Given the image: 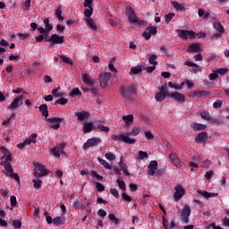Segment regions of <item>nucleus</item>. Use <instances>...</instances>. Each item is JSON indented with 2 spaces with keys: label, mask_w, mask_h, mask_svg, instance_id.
<instances>
[{
  "label": "nucleus",
  "mask_w": 229,
  "mask_h": 229,
  "mask_svg": "<svg viewBox=\"0 0 229 229\" xmlns=\"http://www.w3.org/2000/svg\"><path fill=\"white\" fill-rule=\"evenodd\" d=\"M140 133V127H133L131 132L123 133L120 135L114 134L112 136L113 140H119L120 142H124L125 144H135L137 140L130 137H137Z\"/></svg>",
  "instance_id": "1"
},
{
  "label": "nucleus",
  "mask_w": 229,
  "mask_h": 229,
  "mask_svg": "<svg viewBox=\"0 0 229 229\" xmlns=\"http://www.w3.org/2000/svg\"><path fill=\"white\" fill-rule=\"evenodd\" d=\"M120 94L123 99H131V96H135V94H137L136 84H131L129 86H120Z\"/></svg>",
  "instance_id": "2"
},
{
  "label": "nucleus",
  "mask_w": 229,
  "mask_h": 229,
  "mask_svg": "<svg viewBox=\"0 0 229 229\" xmlns=\"http://www.w3.org/2000/svg\"><path fill=\"white\" fill-rule=\"evenodd\" d=\"M126 15L131 24H133L134 26H142V24H144V21L139 20V18H137L135 10H133L131 6L126 7Z\"/></svg>",
  "instance_id": "3"
},
{
  "label": "nucleus",
  "mask_w": 229,
  "mask_h": 229,
  "mask_svg": "<svg viewBox=\"0 0 229 229\" xmlns=\"http://www.w3.org/2000/svg\"><path fill=\"white\" fill-rule=\"evenodd\" d=\"M34 167L38 169L40 173H38L37 170L34 171V176L36 178H42V176H47L50 174L51 171L47 170L46 168V165L40 164V163H34L33 164Z\"/></svg>",
  "instance_id": "4"
},
{
  "label": "nucleus",
  "mask_w": 229,
  "mask_h": 229,
  "mask_svg": "<svg viewBox=\"0 0 229 229\" xmlns=\"http://www.w3.org/2000/svg\"><path fill=\"white\" fill-rule=\"evenodd\" d=\"M178 216L182 217V221L185 224L189 223V217L191 216V206L185 205L182 210L177 212Z\"/></svg>",
  "instance_id": "5"
},
{
  "label": "nucleus",
  "mask_w": 229,
  "mask_h": 229,
  "mask_svg": "<svg viewBox=\"0 0 229 229\" xmlns=\"http://www.w3.org/2000/svg\"><path fill=\"white\" fill-rule=\"evenodd\" d=\"M111 78H112V72H106L100 73L98 76L100 87H102V89H106V87H108V81H110Z\"/></svg>",
  "instance_id": "6"
},
{
  "label": "nucleus",
  "mask_w": 229,
  "mask_h": 229,
  "mask_svg": "<svg viewBox=\"0 0 229 229\" xmlns=\"http://www.w3.org/2000/svg\"><path fill=\"white\" fill-rule=\"evenodd\" d=\"M50 47H55V46L58 44H64V42H65V38L58 34H53L50 37Z\"/></svg>",
  "instance_id": "7"
},
{
  "label": "nucleus",
  "mask_w": 229,
  "mask_h": 229,
  "mask_svg": "<svg viewBox=\"0 0 229 229\" xmlns=\"http://www.w3.org/2000/svg\"><path fill=\"white\" fill-rule=\"evenodd\" d=\"M158 33L157 27L148 26L146 30L142 33V37H144L145 40H149L151 38V35L155 37Z\"/></svg>",
  "instance_id": "8"
},
{
  "label": "nucleus",
  "mask_w": 229,
  "mask_h": 229,
  "mask_svg": "<svg viewBox=\"0 0 229 229\" xmlns=\"http://www.w3.org/2000/svg\"><path fill=\"white\" fill-rule=\"evenodd\" d=\"M98 144H101V140L99 138H90L87 140V142L84 143L83 149L84 151H87L89 148H94Z\"/></svg>",
  "instance_id": "9"
},
{
  "label": "nucleus",
  "mask_w": 229,
  "mask_h": 229,
  "mask_svg": "<svg viewBox=\"0 0 229 229\" xmlns=\"http://www.w3.org/2000/svg\"><path fill=\"white\" fill-rule=\"evenodd\" d=\"M47 123H50L52 130H59L60 128V123L62 121H64V118L60 117H53V118H47L46 119Z\"/></svg>",
  "instance_id": "10"
},
{
  "label": "nucleus",
  "mask_w": 229,
  "mask_h": 229,
  "mask_svg": "<svg viewBox=\"0 0 229 229\" xmlns=\"http://www.w3.org/2000/svg\"><path fill=\"white\" fill-rule=\"evenodd\" d=\"M199 115H200L201 119H203L204 121H208V123H210V124H216V123H217V120L212 118L210 113L205 110H199Z\"/></svg>",
  "instance_id": "11"
},
{
  "label": "nucleus",
  "mask_w": 229,
  "mask_h": 229,
  "mask_svg": "<svg viewBox=\"0 0 229 229\" xmlns=\"http://www.w3.org/2000/svg\"><path fill=\"white\" fill-rule=\"evenodd\" d=\"M177 33L180 38H184L185 40H187L189 37L190 38H196V35L192 30H177Z\"/></svg>",
  "instance_id": "12"
},
{
  "label": "nucleus",
  "mask_w": 229,
  "mask_h": 229,
  "mask_svg": "<svg viewBox=\"0 0 229 229\" xmlns=\"http://www.w3.org/2000/svg\"><path fill=\"white\" fill-rule=\"evenodd\" d=\"M22 101H24V96L21 95L18 98H15L11 105L8 106L9 110H16L19 106H22Z\"/></svg>",
  "instance_id": "13"
},
{
  "label": "nucleus",
  "mask_w": 229,
  "mask_h": 229,
  "mask_svg": "<svg viewBox=\"0 0 229 229\" xmlns=\"http://www.w3.org/2000/svg\"><path fill=\"white\" fill-rule=\"evenodd\" d=\"M157 169H158V162L156 160L150 161L147 169V174H148L149 176H154Z\"/></svg>",
  "instance_id": "14"
},
{
  "label": "nucleus",
  "mask_w": 229,
  "mask_h": 229,
  "mask_svg": "<svg viewBox=\"0 0 229 229\" xmlns=\"http://www.w3.org/2000/svg\"><path fill=\"white\" fill-rule=\"evenodd\" d=\"M174 201H180L183 196H185V189L182 185H177L174 188Z\"/></svg>",
  "instance_id": "15"
},
{
  "label": "nucleus",
  "mask_w": 229,
  "mask_h": 229,
  "mask_svg": "<svg viewBox=\"0 0 229 229\" xmlns=\"http://www.w3.org/2000/svg\"><path fill=\"white\" fill-rule=\"evenodd\" d=\"M210 96V91L207 90H194L189 95V98H208Z\"/></svg>",
  "instance_id": "16"
},
{
  "label": "nucleus",
  "mask_w": 229,
  "mask_h": 229,
  "mask_svg": "<svg viewBox=\"0 0 229 229\" xmlns=\"http://www.w3.org/2000/svg\"><path fill=\"white\" fill-rule=\"evenodd\" d=\"M169 158H170V161L172 162V164L175 167H178V169H180V167H182V161H180V158L178 157V156H176L175 153H173V152L170 153Z\"/></svg>",
  "instance_id": "17"
},
{
  "label": "nucleus",
  "mask_w": 229,
  "mask_h": 229,
  "mask_svg": "<svg viewBox=\"0 0 229 229\" xmlns=\"http://www.w3.org/2000/svg\"><path fill=\"white\" fill-rule=\"evenodd\" d=\"M188 53H201V45L199 43H192L189 46L187 49Z\"/></svg>",
  "instance_id": "18"
},
{
  "label": "nucleus",
  "mask_w": 229,
  "mask_h": 229,
  "mask_svg": "<svg viewBox=\"0 0 229 229\" xmlns=\"http://www.w3.org/2000/svg\"><path fill=\"white\" fill-rule=\"evenodd\" d=\"M197 192L198 194H200L202 198H205V199H208L209 198H217L219 196L218 193L208 192L207 191H201V190H198Z\"/></svg>",
  "instance_id": "19"
},
{
  "label": "nucleus",
  "mask_w": 229,
  "mask_h": 229,
  "mask_svg": "<svg viewBox=\"0 0 229 229\" xmlns=\"http://www.w3.org/2000/svg\"><path fill=\"white\" fill-rule=\"evenodd\" d=\"M12 160H13L12 153L7 154V156H5V160H4V169H5V171H7V173H12V171H13L12 165L10 164V162H12Z\"/></svg>",
  "instance_id": "20"
},
{
  "label": "nucleus",
  "mask_w": 229,
  "mask_h": 229,
  "mask_svg": "<svg viewBox=\"0 0 229 229\" xmlns=\"http://www.w3.org/2000/svg\"><path fill=\"white\" fill-rule=\"evenodd\" d=\"M75 117H77V121H79L80 123H83V121H85V119H89V117H90V114L87 113L85 111L76 112Z\"/></svg>",
  "instance_id": "21"
},
{
  "label": "nucleus",
  "mask_w": 229,
  "mask_h": 229,
  "mask_svg": "<svg viewBox=\"0 0 229 229\" xmlns=\"http://www.w3.org/2000/svg\"><path fill=\"white\" fill-rule=\"evenodd\" d=\"M171 98L173 99L176 100L177 103H185V95L180 93V92H174L171 94Z\"/></svg>",
  "instance_id": "22"
},
{
  "label": "nucleus",
  "mask_w": 229,
  "mask_h": 229,
  "mask_svg": "<svg viewBox=\"0 0 229 229\" xmlns=\"http://www.w3.org/2000/svg\"><path fill=\"white\" fill-rule=\"evenodd\" d=\"M206 140H208V134L205 131L199 132L196 137H195V141L201 143L205 142Z\"/></svg>",
  "instance_id": "23"
},
{
  "label": "nucleus",
  "mask_w": 229,
  "mask_h": 229,
  "mask_svg": "<svg viewBox=\"0 0 229 229\" xmlns=\"http://www.w3.org/2000/svg\"><path fill=\"white\" fill-rule=\"evenodd\" d=\"M82 81L89 87H94V81L90 79V76L88 73L82 74Z\"/></svg>",
  "instance_id": "24"
},
{
  "label": "nucleus",
  "mask_w": 229,
  "mask_h": 229,
  "mask_svg": "<svg viewBox=\"0 0 229 229\" xmlns=\"http://www.w3.org/2000/svg\"><path fill=\"white\" fill-rule=\"evenodd\" d=\"M191 127L192 130H195V131H201L203 130H207V124L193 123H191Z\"/></svg>",
  "instance_id": "25"
},
{
  "label": "nucleus",
  "mask_w": 229,
  "mask_h": 229,
  "mask_svg": "<svg viewBox=\"0 0 229 229\" xmlns=\"http://www.w3.org/2000/svg\"><path fill=\"white\" fill-rule=\"evenodd\" d=\"M39 112H41L42 117H45L46 119H47V117H49V110H47V104H43V105L39 106Z\"/></svg>",
  "instance_id": "26"
},
{
  "label": "nucleus",
  "mask_w": 229,
  "mask_h": 229,
  "mask_svg": "<svg viewBox=\"0 0 229 229\" xmlns=\"http://www.w3.org/2000/svg\"><path fill=\"white\" fill-rule=\"evenodd\" d=\"M123 121H124L127 128L128 126H131V124H133V114L123 116Z\"/></svg>",
  "instance_id": "27"
},
{
  "label": "nucleus",
  "mask_w": 229,
  "mask_h": 229,
  "mask_svg": "<svg viewBox=\"0 0 229 229\" xmlns=\"http://www.w3.org/2000/svg\"><path fill=\"white\" fill-rule=\"evenodd\" d=\"M93 128H94V123L92 122L85 123L82 131L84 133H90Z\"/></svg>",
  "instance_id": "28"
},
{
  "label": "nucleus",
  "mask_w": 229,
  "mask_h": 229,
  "mask_svg": "<svg viewBox=\"0 0 229 229\" xmlns=\"http://www.w3.org/2000/svg\"><path fill=\"white\" fill-rule=\"evenodd\" d=\"M171 4L177 12H185V6H183V4H181L176 1L171 2Z\"/></svg>",
  "instance_id": "29"
},
{
  "label": "nucleus",
  "mask_w": 229,
  "mask_h": 229,
  "mask_svg": "<svg viewBox=\"0 0 229 229\" xmlns=\"http://www.w3.org/2000/svg\"><path fill=\"white\" fill-rule=\"evenodd\" d=\"M119 167L126 176H130V172H128V166L126 165V164H124V162H123V157H121V160L119 162Z\"/></svg>",
  "instance_id": "30"
},
{
  "label": "nucleus",
  "mask_w": 229,
  "mask_h": 229,
  "mask_svg": "<svg viewBox=\"0 0 229 229\" xmlns=\"http://www.w3.org/2000/svg\"><path fill=\"white\" fill-rule=\"evenodd\" d=\"M86 24H88L89 28H90V30H93V31H96L98 30V25H96V22H94V20H92V18H87Z\"/></svg>",
  "instance_id": "31"
},
{
  "label": "nucleus",
  "mask_w": 229,
  "mask_h": 229,
  "mask_svg": "<svg viewBox=\"0 0 229 229\" xmlns=\"http://www.w3.org/2000/svg\"><path fill=\"white\" fill-rule=\"evenodd\" d=\"M213 26L218 33H225V27H223L220 21H214Z\"/></svg>",
  "instance_id": "32"
},
{
  "label": "nucleus",
  "mask_w": 229,
  "mask_h": 229,
  "mask_svg": "<svg viewBox=\"0 0 229 229\" xmlns=\"http://www.w3.org/2000/svg\"><path fill=\"white\" fill-rule=\"evenodd\" d=\"M53 224L55 225H64L65 224V216H57L53 219Z\"/></svg>",
  "instance_id": "33"
},
{
  "label": "nucleus",
  "mask_w": 229,
  "mask_h": 229,
  "mask_svg": "<svg viewBox=\"0 0 229 229\" xmlns=\"http://www.w3.org/2000/svg\"><path fill=\"white\" fill-rule=\"evenodd\" d=\"M158 58V56L155 54H152L149 57H148V64H150V65H158V62L157 61Z\"/></svg>",
  "instance_id": "34"
},
{
  "label": "nucleus",
  "mask_w": 229,
  "mask_h": 229,
  "mask_svg": "<svg viewBox=\"0 0 229 229\" xmlns=\"http://www.w3.org/2000/svg\"><path fill=\"white\" fill-rule=\"evenodd\" d=\"M73 208H77V210H83L85 208V204L81 200H76L73 203Z\"/></svg>",
  "instance_id": "35"
},
{
  "label": "nucleus",
  "mask_w": 229,
  "mask_h": 229,
  "mask_svg": "<svg viewBox=\"0 0 229 229\" xmlns=\"http://www.w3.org/2000/svg\"><path fill=\"white\" fill-rule=\"evenodd\" d=\"M199 17H201L202 19H208L210 17V13L205 12V9H199Z\"/></svg>",
  "instance_id": "36"
},
{
  "label": "nucleus",
  "mask_w": 229,
  "mask_h": 229,
  "mask_svg": "<svg viewBox=\"0 0 229 229\" xmlns=\"http://www.w3.org/2000/svg\"><path fill=\"white\" fill-rule=\"evenodd\" d=\"M59 58H61L64 64H68V65H74V62H72V59L64 55H59Z\"/></svg>",
  "instance_id": "37"
},
{
  "label": "nucleus",
  "mask_w": 229,
  "mask_h": 229,
  "mask_svg": "<svg viewBox=\"0 0 229 229\" xmlns=\"http://www.w3.org/2000/svg\"><path fill=\"white\" fill-rule=\"evenodd\" d=\"M140 72H142V66H136L131 68L129 74L133 76V74H140Z\"/></svg>",
  "instance_id": "38"
},
{
  "label": "nucleus",
  "mask_w": 229,
  "mask_h": 229,
  "mask_svg": "<svg viewBox=\"0 0 229 229\" xmlns=\"http://www.w3.org/2000/svg\"><path fill=\"white\" fill-rule=\"evenodd\" d=\"M155 99L158 102V103H162V101H164V99H165V94H164L163 92L159 91L156 94L155 96Z\"/></svg>",
  "instance_id": "39"
},
{
  "label": "nucleus",
  "mask_w": 229,
  "mask_h": 229,
  "mask_svg": "<svg viewBox=\"0 0 229 229\" xmlns=\"http://www.w3.org/2000/svg\"><path fill=\"white\" fill-rule=\"evenodd\" d=\"M98 160L99 164H101V165H103V167H105L106 169H112V165H110V164H108L106 160L102 159L101 157H98Z\"/></svg>",
  "instance_id": "40"
},
{
  "label": "nucleus",
  "mask_w": 229,
  "mask_h": 229,
  "mask_svg": "<svg viewBox=\"0 0 229 229\" xmlns=\"http://www.w3.org/2000/svg\"><path fill=\"white\" fill-rule=\"evenodd\" d=\"M30 8H31V0H26L21 5V10L27 12Z\"/></svg>",
  "instance_id": "41"
},
{
  "label": "nucleus",
  "mask_w": 229,
  "mask_h": 229,
  "mask_svg": "<svg viewBox=\"0 0 229 229\" xmlns=\"http://www.w3.org/2000/svg\"><path fill=\"white\" fill-rule=\"evenodd\" d=\"M58 90H60V86L52 90L54 98H64V96H65V93H58Z\"/></svg>",
  "instance_id": "42"
},
{
  "label": "nucleus",
  "mask_w": 229,
  "mask_h": 229,
  "mask_svg": "<svg viewBox=\"0 0 229 229\" xmlns=\"http://www.w3.org/2000/svg\"><path fill=\"white\" fill-rule=\"evenodd\" d=\"M55 16L57 17L58 21H60L61 22H64V16H62V6H59L55 10Z\"/></svg>",
  "instance_id": "43"
},
{
  "label": "nucleus",
  "mask_w": 229,
  "mask_h": 229,
  "mask_svg": "<svg viewBox=\"0 0 229 229\" xmlns=\"http://www.w3.org/2000/svg\"><path fill=\"white\" fill-rule=\"evenodd\" d=\"M50 152L53 153V155H54V157H55V158H60V148L59 147H55L54 148H51Z\"/></svg>",
  "instance_id": "44"
},
{
  "label": "nucleus",
  "mask_w": 229,
  "mask_h": 229,
  "mask_svg": "<svg viewBox=\"0 0 229 229\" xmlns=\"http://www.w3.org/2000/svg\"><path fill=\"white\" fill-rule=\"evenodd\" d=\"M9 173V176L10 178H13V180H15L18 183H21V178H19V174L13 173V168L12 172H8Z\"/></svg>",
  "instance_id": "45"
},
{
  "label": "nucleus",
  "mask_w": 229,
  "mask_h": 229,
  "mask_svg": "<svg viewBox=\"0 0 229 229\" xmlns=\"http://www.w3.org/2000/svg\"><path fill=\"white\" fill-rule=\"evenodd\" d=\"M74 96H81V91H80V89L74 88V89L70 92V98H74Z\"/></svg>",
  "instance_id": "46"
},
{
  "label": "nucleus",
  "mask_w": 229,
  "mask_h": 229,
  "mask_svg": "<svg viewBox=\"0 0 229 229\" xmlns=\"http://www.w3.org/2000/svg\"><path fill=\"white\" fill-rule=\"evenodd\" d=\"M88 8L89 9H85L84 15L88 19H90V17H92V12H94V8L93 7H88Z\"/></svg>",
  "instance_id": "47"
},
{
  "label": "nucleus",
  "mask_w": 229,
  "mask_h": 229,
  "mask_svg": "<svg viewBox=\"0 0 229 229\" xmlns=\"http://www.w3.org/2000/svg\"><path fill=\"white\" fill-rule=\"evenodd\" d=\"M13 228H14V229L22 228V222H21V220H13Z\"/></svg>",
  "instance_id": "48"
},
{
  "label": "nucleus",
  "mask_w": 229,
  "mask_h": 229,
  "mask_svg": "<svg viewBox=\"0 0 229 229\" xmlns=\"http://www.w3.org/2000/svg\"><path fill=\"white\" fill-rule=\"evenodd\" d=\"M109 219L112 223H114V225H119L121 223V220L116 218L114 214H109Z\"/></svg>",
  "instance_id": "49"
},
{
  "label": "nucleus",
  "mask_w": 229,
  "mask_h": 229,
  "mask_svg": "<svg viewBox=\"0 0 229 229\" xmlns=\"http://www.w3.org/2000/svg\"><path fill=\"white\" fill-rule=\"evenodd\" d=\"M67 103H69V100L67 98H61L55 101V105L64 106V105H67Z\"/></svg>",
  "instance_id": "50"
},
{
  "label": "nucleus",
  "mask_w": 229,
  "mask_h": 229,
  "mask_svg": "<svg viewBox=\"0 0 229 229\" xmlns=\"http://www.w3.org/2000/svg\"><path fill=\"white\" fill-rule=\"evenodd\" d=\"M192 162H195L196 164H199L203 162V156H192L191 157Z\"/></svg>",
  "instance_id": "51"
},
{
  "label": "nucleus",
  "mask_w": 229,
  "mask_h": 229,
  "mask_svg": "<svg viewBox=\"0 0 229 229\" xmlns=\"http://www.w3.org/2000/svg\"><path fill=\"white\" fill-rule=\"evenodd\" d=\"M116 183H118L119 189H121L122 191H126V183H124V181L117 179Z\"/></svg>",
  "instance_id": "52"
},
{
  "label": "nucleus",
  "mask_w": 229,
  "mask_h": 229,
  "mask_svg": "<svg viewBox=\"0 0 229 229\" xmlns=\"http://www.w3.org/2000/svg\"><path fill=\"white\" fill-rule=\"evenodd\" d=\"M32 182L34 183L35 189H39L42 187V181H40L39 179H33Z\"/></svg>",
  "instance_id": "53"
},
{
  "label": "nucleus",
  "mask_w": 229,
  "mask_h": 229,
  "mask_svg": "<svg viewBox=\"0 0 229 229\" xmlns=\"http://www.w3.org/2000/svg\"><path fill=\"white\" fill-rule=\"evenodd\" d=\"M0 151L3 153V157H1V160H3V158L6 157L7 155L10 154V151L8 150V148H6V147H1L0 148Z\"/></svg>",
  "instance_id": "54"
},
{
  "label": "nucleus",
  "mask_w": 229,
  "mask_h": 229,
  "mask_svg": "<svg viewBox=\"0 0 229 229\" xmlns=\"http://www.w3.org/2000/svg\"><path fill=\"white\" fill-rule=\"evenodd\" d=\"M145 137L147 140H153L155 139V135H153V132H151L150 131H145Z\"/></svg>",
  "instance_id": "55"
},
{
  "label": "nucleus",
  "mask_w": 229,
  "mask_h": 229,
  "mask_svg": "<svg viewBox=\"0 0 229 229\" xmlns=\"http://www.w3.org/2000/svg\"><path fill=\"white\" fill-rule=\"evenodd\" d=\"M98 130H100V131H106V133H108V131H110V128L109 127H106L105 125H102V124H98L97 126Z\"/></svg>",
  "instance_id": "56"
},
{
  "label": "nucleus",
  "mask_w": 229,
  "mask_h": 229,
  "mask_svg": "<svg viewBox=\"0 0 229 229\" xmlns=\"http://www.w3.org/2000/svg\"><path fill=\"white\" fill-rule=\"evenodd\" d=\"M105 157L107 160H110L111 162H114V160H115V155H114V153L112 152L106 153Z\"/></svg>",
  "instance_id": "57"
},
{
  "label": "nucleus",
  "mask_w": 229,
  "mask_h": 229,
  "mask_svg": "<svg viewBox=\"0 0 229 229\" xmlns=\"http://www.w3.org/2000/svg\"><path fill=\"white\" fill-rule=\"evenodd\" d=\"M110 193L116 198V199H119V191L115 188L110 189Z\"/></svg>",
  "instance_id": "58"
},
{
  "label": "nucleus",
  "mask_w": 229,
  "mask_h": 229,
  "mask_svg": "<svg viewBox=\"0 0 229 229\" xmlns=\"http://www.w3.org/2000/svg\"><path fill=\"white\" fill-rule=\"evenodd\" d=\"M144 158H148V152H144V151L140 150L139 152V159L144 160Z\"/></svg>",
  "instance_id": "59"
},
{
  "label": "nucleus",
  "mask_w": 229,
  "mask_h": 229,
  "mask_svg": "<svg viewBox=\"0 0 229 229\" xmlns=\"http://www.w3.org/2000/svg\"><path fill=\"white\" fill-rule=\"evenodd\" d=\"M108 68L111 72H117V68L114 65V63H112V61L109 62Z\"/></svg>",
  "instance_id": "60"
},
{
  "label": "nucleus",
  "mask_w": 229,
  "mask_h": 229,
  "mask_svg": "<svg viewBox=\"0 0 229 229\" xmlns=\"http://www.w3.org/2000/svg\"><path fill=\"white\" fill-rule=\"evenodd\" d=\"M165 17V21L166 24H169V21L173 19V17H174V13H169Z\"/></svg>",
  "instance_id": "61"
},
{
  "label": "nucleus",
  "mask_w": 229,
  "mask_h": 229,
  "mask_svg": "<svg viewBox=\"0 0 229 229\" xmlns=\"http://www.w3.org/2000/svg\"><path fill=\"white\" fill-rule=\"evenodd\" d=\"M223 106V101L222 100H216L213 104V108H221Z\"/></svg>",
  "instance_id": "62"
},
{
  "label": "nucleus",
  "mask_w": 229,
  "mask_h": 229,
  "mask_svg": "<svg viewBox=\"0 0 229 229\" xmlns=\"http://www.w3.org/2000/svg\"><path fill=\"white\" fill-rule=\"evenodd\" d=\"M98 216L102 217V219H105V217H106V211H105L104 209H98Z\"/></svg>",
  "instance_id": "63"
},
{
  "label": "nucleus",
  "mask_w": 229,
  "mask_h": 229,
  "mask_svg": "<svg viewBox=\"0 0 229 229\" xmlns=\"http://www.w3.org/2000/svg\"><path fill=\"white\" fill-rule=\"evenodd\" d=\"M122 198L124 199V201H131V197L130 195H127L126 192L122 193Z\"/></svg>",
  "instance_id": "64"
}]
</instances>
